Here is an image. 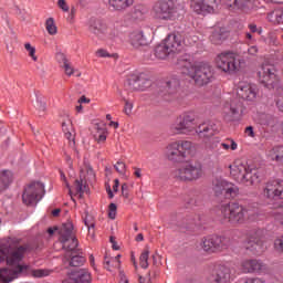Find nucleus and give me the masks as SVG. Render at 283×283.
<instances>
[{
  "instance_id": "f257e3e1",
  "label": "nucleus",
  "mask_w": 283,
  "mask_h": 283,
  "mask_svg": "<svg viewBox=\"0 0 283 283\" xmlns=\"http://www.w3.org/2000/svg\"><path fill=\"white\" fill-rule=\"evenodd\" d=\"M32 251L30 244L20 245L15 250H12L10 244H2L0 247V264L6 262L11 269L4 268L0 270V283H10L19 273H25L28 265H21L20 262L23 260L25 253Z\"/></svg>"
},
{
  "instance_id": "f03ea898",
  "label": "nucleus",
  "mask_w": 283,
  "mask_h": 283,
  "mask_svg": "<svg viewBox=\"0 0 283 283\" xmlns=\"http://www.w3.org/2000/svg\"><path fill=\"white\" fill-rule=\"evenodd\" d=\"M237 96L227 103L223 107V118L228 123H233V120H240L242 114H244V103L240 101H255L258 92L255 87L247 82H240L237 88Z\"/></svg>"
},
{
  "instance_id": "7ed1b4c3",
  "label": "nucleus",
  "mask_w": 283,
  "mask_h": 283,
  "mask_svg": "<svg viewBox=\"0 0 283 283\" xmlns=\"http://www.w3.org/2000/svg\"><path fill=\"white\" fill-rule=\"evenodd\" d=\"M184 73L187 74L189 78L193 80V83L197 85V87H205V85L213 83L216 78L213 67L208 63H188L184 66Z\"/></svg>"
},
{
  "instance_id": "20e7f679",
  "label": "nucleus",
  "mask_w": 283,
  "mask_h": 283,
  "mask_svg": "<svg viewBox=\"0 0 283 283\" xmlns=\"http://www.w3.org/2000/svg\"><path fill=\"white\" fill-rule=\"evenodd\" d=\"M202 176V164L200 161H188L172 171V178L181 182H193Z\"/></svg>"
},
{
  "instance_id": "39448f33",
  "label": "nucleus",
  "mask_w": 283,
  "mask_h": 283,
  "mask_svg": "<svg viewBox=\"0 0 283 283\" xmlns=\"http://www.w3.org/2000/svg\"><path fill=\"white\" fill-rule=\"evenodd\" d=\"M247 208L238 202L221 206V216L230 224H244L247 222Z\"/></svg>"
},
{
  "instance_id": "423d86ee",
  "label": "nucleus",
  "mask_w": 283,
  "mask_h": 283,
  "mask_svg": "<svg viewBox=\"0 0 283 283\" xmlns=\"http://www.w3.org/2000/svg\"><path fill=\"white\" fill-rule=\"evenodd\" d=\"M155 19L174 21L178 17V3L174 0H159L153 6Z\"/></svg>"
},
{
  "instance_id": "0eeeda50",
  "label": "nucleus",
  "mask_w": 283,
  "mask_h": 283,
  "mask_svg": "<svg viewBox=\"0 0 283 283\" xmlns=\"http://www.w3.org/2000/svg\"><path fill=\"white\" fill-rule=\"evenodd\" d=\"M170 132L175 135H186L196 132V114L182 113L170 125Z\"/></svg>"
},
{
  "instance_id": "6e6552de",
  "label": "nucleus",
  "mask_w": 283,
  "mask_h": 283,
  "mask_svg": "<svg viewBox=\"0 0 283 283\" xmlns=\"http://www.w3.org/2000/svg\"><path fill=\"white\" fill-rule=\"evenodd\" d=\"M192 144L189 140H179L169 144L166 150L168 160L172 163H185V159L191 154Z\"/></svg>"
},
{
  "instance_id": "1a4fd4ad",
  "label": "nucleus",
  "mask_w": 283,
  "mask_h": 283,
  "mask_svg": "<svg viewBox=\"0 0 283 283\" xmlns=\"http://www.w3.org/2000/svg\"><path fill=\"white\" fill-rule=\"evenodd\" d=\"M43 196H45V185L40 181H32L24 187L22 202L27 207H34L43 200Z\"/></svg>"
},
{
  "instance_id": "9d476101",
  "label": "nucleus",
  "mask_w": 283,
  "mask_h": 283,
  "mask_svg": "<svg viewBox=\"0 0 283 283\" xmlns=\"http://www.w3.org/2000/svg\"><path fill=\"white\" fill-rule=\"evenodd\" d=\"M72 231H74V224H72V222L63 223L60 229V242L63 244L62 249L70 254L81 253L78 239L72 235Z\"/></svg>"
},
{
  "instance_id": "9b49d317",
  "label": "nucleus",
  "mask_w": 283,
  "mask_h": 283,
  "mask_svg": "<svg viewBox=\"0 0 283 283\" xmlns=\"http://www.w3.org/2000/svg\"><path fill=\"white\" fill-rule=\"evenodd\" d=\"M88 30L97 36V39H116L118 36V31L112 27H108L104 20L98 18H91L88 21Z\"/></svg>"
},
{
  "instance_id": "f8f14e48",
  "label": "nucleus",
  "mask_w": 283,
  "mask_h": 283,
  "mask_svg": "<svg viewBox=\"0 0 283 283\" xmlns=\"http://www.w3.org/2000/svg\"><path fill=\"white\" fill-rule=\"evenodd\" d=\"M212 191L217 198H235L240 193V188L222 178H216L212 181Z\"/></svg>"
},
{
  "instance_id": "ddd939ff",
  "label": "nucleus",
  "mask_w": 283,
  "mask_h": 283,
  "mask_svg": "<svg viewBox=\"0 0 283 283\" xmlns=\"http://www.w3.org/2000/svg\"><path fill=\"white\" fill-rule=\"evenodd\" d=\"M233 280V273L231 268L222 264H217L209 270L206 282L207 283H231Z\"/></svg>"
},
{
  "instance_id": "4468645a",
  "label": "nucleus",
  "mask_w": 283,
  "mask_h": 283,
  "mask_svg": "<svg viewBox=\"0 0 283 283\" xmlns=\"http://www.w3.org/2000/svg\"><path fill=\"white\" fill-rule=\"evenodd\" d=\"M230 244L231 240H229V238L212 234L202 239L201 247L207 253H216L229 249Z\"/></svg>"
},
{
  "instance_id": "2eb2a0df",
  "label": "nucleus",
  "mask_w": 283,
  "mask_h": 283,
  "mask_svg": "<svg viewBox=\"0 0 283 283\" xmlns=\"http://www.w3.org/2000/svg\"><path fill=\"white\" fill-rule=\"evenodd\" d=\"M245 249L254 255H262V252L266 249L264 247V240H262V231L254 229L248 232Z\"/></svg>"
},
{
  "instance_id": "dca6fc26",
  "label": "nucleus",
  "mask_w": 283,
  "mask_h": 283,
  "mask_svg": "<svg viewBox=\"0 0 283 283\" xmlns=\"http://www.w3.org/2000/svg\"><path fill=\"white\" fill-rule=\"evenodd\" d=\"M217 67L222 72H238V66L235 65V53L233 52H223L217 56Z\"/></svg>"
},
{
  "instance_id": "f3484780",
  "label": "nucleus",
  "mask_w": 283,
  "mask_h": 283,
  "mask_svg": "<svg viewBox=\"0 0 283 283\" xmlns=\"http://www.w3.org/2000/svg\"><path fill=\"white\" fill-rule=\"evenodd\" d=\"M264 198L280 202L283 199V181L280 179L266 184L263 190Z\"/></svg>"
},
{
  "instance_id": "a211bd4d",
  "label": "nucleus",
  "mask_w": 283,
  "mask_h": 283,
  "mask_svg": "<svg viewBox=\"0 0 283 283\" xmlns=\"http://www.w3.org/2000/svg\"><path fill=\"white\" fill-rule=\"evenodd\" d=\"M259 81L263 87L273 90L275 83H277V75H275V69L269 64H265L259 71Z\"/></svg>"
},
{
  "instance_id": "6ab92c4d",
  "label": "nucleus",
  "mask_w": 283,
  "mask_h": 283,
  "mask_svg": "<svg viewBox=\"0 0 283 283\" xmlns=\"http://www.w3.org/2000/svg\"><path fill=\"white\" fill-rule=\"evenodd\" d=\"M178 94H180V80L176 77L168 80L159 92V95H161L165 101L178 98Z\"/></svg>"
},
{
  "instance_id": "aec40b11",
  "label": "nucleus",
  "mask_w": 283,
  "mask_h": 283,
  "mask_svg": "<svg viewBox=\"0 0 283 283\" xmlns=\"http://www.w3.org/2000/svg\"><path fill=\"white\" fill-rule=\"evenodd\" d=\"M241 271L243 273L260 275L262 273H265L266 265L260 259H245L241 262Z\"/></svg>"
},
{
  "instance_id": "412c9836",
  "label": "nucleus",
  "mask_w": 283,
  "mask_h": 283,
  "mask_svg": "<svg viewBox=\"0 0 283 283\" xmlns=\"http://www.w3.org/2000/svg\"><path fill=\"white\" fill-rule=\"evenodd\" d=\"M170 222L171 224H176V227L193 229L198 222V217H196V214H186L185 217L180 214H172Z\"/></svg>"
},
{
  "instance_id": "4be33fe9",
  "label": "nucleus",
  "mask_w": 283,
  "mask_h": 283,
  "mask_svg": "<svg viewBox=\"0 0 283 283\" xmlns=\"http://www.w3.org/2000/svg\"><path fill=\"white\" fill-rule=\"evenodd\" d=\"M164 43L166 44L170 54H180V51L184 48L182 36L176 33L168 34L167 38L164 40Z\"/></svg>"
},
{
  "instance_id": "5701e85b",
  "label": "nucleus",
  "mask_w": 283,
  "mask_h": 283,
  "mask_svg": "<svg viewBox=\"0 0 283 283\" xmlns=\"http://www.w3.org/2000/svg\"><path fill=\"white\" fill-rule=\"evenodd\" d=\"M229 169L231 178H233L235 182L242 185L244 180V175L247 174V169H249V165L235 161L234 164L229 166Z\"/></svg>"
},
{
  "instance_id": "b1692460",
  "label": "nucleus",
  "mask_w": 283,
  "mask_h": 283,
  "mask_svg": "<svg viewBox=\"0 0 283 283\" xmlns=\"http://www.w3.org/2000/svg\"><path fill=\"white\" fill-rule=\"evenodd\" d=\"M255 182H260V172L258 171V168L248 166L242 185H245V187H252Z\"/></svg>"
},
{
  "instance_id": "393cba45",
  "label": "nucleus",
  "mask_w": 283,
  "mask_h": 283,
  "mask_svg": "<svg viewBox=\"0 0 283 283\" xmlns=\"http://www.w3.org/2000/svg\"><path fill=\"white\" fill-rule=\"evenodd\" d=\"M130 45L136 49L149 45V38L143 31H134L130 33Z\"/></svg>"
},
{
  "instance_id": "a878e982",
  "label": "nucleus",
  "mask_w": 283,
  "mask_h": 283,
  "mask_svg": "<svg viewBox=\"0 0 283 283\" xmlns=\"http://www.w3.org/2000/svg\"><path fill=\"white\" fill-rule=\"evenodd\" d=\"M233 4L228 3L229 8L232 10H243V12H249V10H253L256 8L255 0H232Z\"/></svg>"
},
{
  "instance_id": "bb28decb",
  "label": "nucleus",
  "mask_w": 283,
  "mask_h": 283,
  "mask_svg": "<svg viewBox=\"0 0 283 283\" xmlns=\"http://www.w3.org/2000/svg\"><path fill=\"white\" fill-rule=\"evenodd\" d=\"M195 132L202 140H209V138H213V135L216 134L213 126L207 123L199 125L197 128H195Z\"/></svg>"
},
{
  "instance_id": "cd10ccee",
  "label": "nucleus",
  "mask_w": 283,
  "mask_h": 283,
  "mask_svg": "<svg viewBox=\"0 0 283 283\" xmlns=\"http://www.w3.org/2000/svg\"><path fill=\"white\" fill-rule=\"evenodd\" d=\"M81 253L82 252L70 254V252H65L64 263L67 262L69 266H83V264H85V259Z\"/></svg>"
},
{
  "instance_id": "c85d7f7f",
  "label": "nucleus",
  "mask_w": 283,
  "mask_h": 283,
  "mask_svg": "<svg viewBox=\"0 0 283 283\" xmlns=\"http://www.w3.org/2000/svg\"><path fill=\"white\" fill-rule=\"evenodd\" d=\"M227 30L222 28H216L210 35V41L214 45H222V43L227 41Z\"/></svg>"
},
{
  "instance_id": "c756f323",
  "label": "nucleus",
  "mask_w": 283,
  "mask_h": 283,
  "mask_svg": "<svg viewBox=\"0 0 283 283\" xmlns=\"http://www.w3.org/2000/svg\"><path fill=\"white\" fill-rule=\"evenodd\" d=\"M12 180H13L12 171L10 170L0 171V193H3V191H6V189H8L10 185H12Z\"/></svg>"
},
{
  "instance_id": "7c9ffc66",
  "label": "nucleus",
  "mask_w": 283,
  "mask_h": 283,
  "mask_svg": "<svg viewBox=\"0 0 283 283\" xmlns=\"http://www.w3.org/2000/svg\"><path fill=\"white\" fill-rule=\"evenodd\" d=\"M125 90L127 92H140V87L138 85V75H136V73L127 76L125 82Z\"/></svg>"
},
{
  "instance_id": "2f4dec72",
  "label": "nucleus",
  "mask_w": 283,
  "mask_h": 283,
  "mask_svg": "<svg viewBox=\"0 0 283 283\" xmlns=\"http://www.w3.org/2000/svg\"><path fill=\"white\" fill-rule=\"evenodd\" d=\"M137 82L139 85V92H146L151 87V78L146 73H136Z\"/></svg>"
},
{
  "instance_id": "473e14b6",
  "label": "nucleus",
  "mask_w": 283,
  "mask_h": 283,
  "mask_svg": "<svg viewBox=\"0 0 283 283\" xmlns=\"http://www.w3.org/2000/svg\"><path fill=\"white\" fill-rule=\"evenodd\" d=\"M108 3L113 10H126L134 4V0H109Z\"/></svg>"
},
{
  "instance_id": "72a5a7b5",
  "label": "nucleus",
  "mask_w": 283,
  "mask_h": 283,
  "mask_svg": "<svg viewBox=\"0 0 283 283\" xmlns=\"http://www.w3.org/2000/svg\"><path fill=\"white\" fill-rule=\"evenodd\" d=\"M62 132L67 140H72L74 143V135H72V120L70 117H66V119L62 122Z\"/></svg>"
},
{
  "instance_id": "f704fd0d",
  "label": "nucleus",
  "mask_w": 283,
  "mask_h": 283,
  "mask_svg": "<svg viewBox=\"0 0 283 283\" xmlns=\"http://www.w3.org/2000/svg\"><path fill=\"white\" fill-rule=\"evenodd\" d=\"M171 54L169 52V49L167 48V44L165 42H161L155 48V56L160 60L167 59V56Z\"/></svg>"
},
{
  "instance_id": "c9c22d12",
  "label": "nucleus",
  "mask_w": 283,
  "mask_h": 283,
  "mask_svg": "<svg viewBox=\"0 0 283 283\" xmlns=\"http://www.w3.org/2000/svg\"><path fill=\"white\" fill-rule=\"evenodd\" d=\"M95 129L98 134L94 135V139L96 140V143H105L107 140V128H105V126L96 124Z\"/></svg>"
},
{
  "instance_id": "e433bc0d",
  "label": "nucleus",
  "mask_w": 283,
  "mask_h": 283,
  "mask_svg": "<svg viewBox=\"0 0 283 283\" xmlns=\"http://www.w3.org/2000/svg\"><path fill=\"white\" fill-rule=\"evenodd\" d=\"M268 21L271 23H283V9H279L268 14Z\"/></svg>"
},
{
  "instance_id": "4c0bfd02",
  "label": "nucleus",
  "mask_w": 283,
  "mask_h": 283,
  "mask_svg": "<svg viewBox=\"0 0 283 283\" xmlns=\"http://www.w3.org/2000/svg\"><path fill=\"white\" fill-rule=\"evenodd\" d=\"M202 8L206 12H216L218 10V0H202Z\"/></svg>"
},
{
  "instance_id": "58836bf2",
  "label": "nucleus",
  "mask_w": 283,
  "mask_h": 283,
  "mask_svg": "<svg viewBox=\"0 0 283 283\" xmlns=\"http://www.w3.org/2000/svg\"><path fill=\"white\" fill-rule=\"evenodd\" d=\"M270 214L272 216V218H274L276 222H279V224L283 226V208L281 209L275 208V202H274L272 203V211L270 212Z\"/></svg>"
},
{
  "instance_id": "ea45409f",
  "label": "nucleus",
  "mask_w": 283,
  "mask_h": 283,
  "mask_svg": "<svg viewBox=\"0 0 283 283\" xmlns=\"http://www.w3.org/2000/svg\"><path fill=\"white\" fill-rule=\"evenodd\" d=\"M260 125L273 127V125H275V117H273V115L263 113L260 115Z\"/></svg>"
},
{
  "instance_id": "a19ab883",
  "label": "nucleus",
  "mask_w": 283,
  "mask_h": 283,
  "mask_svg": "<svg viewBox=\"0 0 283 283\" xmlns=\"http://www.w3.org/2000/svg\"><path fill=\"white\" fill-rule=\"evenodd\" d=\"M139 266L142 269H149V249L142 252L139 256Z\"/></svg>"
},
{
  "instance_id": "79ce46f5",
  "label": "nucleus",
  "mask_w": 283,
  "mask_h": 283,
  "mask_svg": "<svg viewBox=\"0 0 283 283\" xmlns=\"http://www.w3.org/2000/svg\"><path fill=\"white\" fill-rule=\"evenodd\" d=\"M45 29L49 32V34H51V36H54V34H56L57 29H56V24L54 23V18L46 19Z\"/></svg>"
},
{
  "instance_id": "37998d69",
  "label": "nucleus",
  "mask_w": 283,
  "mask_h": 283,
  "mask_svg": "<svg viewBox=\"0 0 283 283\" xmlns=\"http://www.w3.org/2000/svg\"><path fill=\"white\" fill-rule=\"evenodd\" d=\"M24 50H27L30 59L36 63L39 61V56H36V48L32 46L30 42L24 43Z\"/></svg>"
},
{
  "instance_id": "c03bdc74",
  "label": "nucleus",
  "mask_w": 283,
  "mask_h": 283,
  "mask_svg": "<svg viewBox=\"0 0 283 283\" xmlns=\"http://www.w3.org/2000/svg\"><path fill=\"white\" fill-rule=\"evenodd\" d=\"M84 224L88 229V233H92V229L96 227V223L94 222V217L90 216V213L86 212V216L84 218Z\"/></svg>"
},
{
  "instance_id": "a18cd8bd",
  "label": "nucleus",
  "mask_w": 283,
  "mask_h": 283,
  "mask_svg": "<svg viewBox=\"0 0 283 283\" xmlns=\"http://www.w3.org/2000/svg\"><path fill=\"white\" fill-rule=\"evenodd\" d=\"M74 187L76 193H80V196H83L85 193V189H87V186L83 185V179H76L74 181Z\"/></svg>"
},
{
  "instance_id": "49530a36",
  "label": "nucleus",
  "mask_w": 283,
  "mask_h": 283,
  "mask_svg": "<svg viewBox=\"0 0 283 283\" xmlns=\"http://www.w3.org/2000/svg\"><path fill=\"white\" fill-rule=\"evenodd\" d=\"M35 96H36V107L39 112H45V109H48V104L45 103V99L39 94H35Z\"/></svg>"
},
{
  "instance_id": "de8ad7c7",
  "label": "nucleus",
  "mask_w": 283,
  "mask_h": 283,
  "mask_svg": "<svg viewBox=\"0 0 283 283\" xmlns=\"http://www.w3.org/2000/svg\"><path fill=\"white\" fill-rule=\"evenodd\" d=\"M51 273H52V270L39 269V270L32 271L33 277H48V275H51Z\"/></svg>"
},
{
  "instance_id": "09e8293b",
  "label": "nucleus",
  "mask_w": 283,
  "mask_h": 283,
  "mask_svg": "<svg viewBox=\"0 0 283 283\" xmlns=\"http://www.w3.org/2000/svg\"><path fill=\"white\" fill-rule=\"evenodd\" d=\"M114 168L120 176H125L127 172V165L123 161H117L116 165H114Z\"/></svg>"
},
{
  "instance_id": "8fccbe9b",
  "label": "nucleus",
  "mask_w": 283,
  "mask_h": 283,
  "mask_svg": "<svg viewBox=\"0 0 283 283\" xmlns=\"http://www.w3.org/2000/svg\"><path fill=\"white\" fill-rule=\"evenodd\" d=\"M221 147L226 150L232 149V151H235L238 144L233 139H228V143H221Z\"/></svg>"
},
{
  "instance_id": "3c124183",
  "label": "nucleus",
  "mask_w": 283,
  "mask_h": 283,
  "mask_svg": "<svg viewBox=\"0 0 283 283\" xmlns=\"http://www.w3.org/2000/svg\"><path fill=\"white\" fill-rule=\"evenodd\" d=\"M123 101L125 103L124 113L126 114V116H132V111L134 109V104L125 97H123Z\"/></svg>"
},
{
  "instance_id": "603ef678",
  "label": "nucleus",
  "mask_w": 283,
  "mask_h": 283,
  "mask_svg": "<svg viewBox=\"0 0 283 283\" xmlns=\"http://www.w3.org/2000/svg\"><path fill=\"white\" fill-rule=\"evenodd\" d=\"M273 153L275 154V160H283V146L274 147Z\"/></svg>"
},
{
  "instance_id": "864d4df0",
  "label": "nucleus",
  "mask_w": 283,
  "mask_h": 283,
  "mask_svg": "<svg viewBox=\"0 0 283 283\" xmlns=\"http://www.w3.org/2000/svg\"><path fill=\"white\" fill-rule=\"evenodd\" d=\"M62 67L66 74V76H72L74 74V67L70 62H66L65 64H62Z\"/></svg>"
},
{
  "instance_id": "5fc2aeb1",
  "label": "nucleus",
  "mask_w": 283,
  "mask_h": 283,
  "mask_svg": "<svg viewBox=\"0 0 283 283\" xmlns=\"http://www.w3.org/2000/svg\"><path fill=\"white\" fill-rule=\"evenodd\" d=\"M55 59L57 63H60V65H64L70 62L67 61V56H65V54L61 52L56 53Z\"/></svg>"
},
{
  "instance_id": "6e6d98bb",
  "label": "nucleus",
  "mask_w": 283,
  "mask_h": 283,
  "mask_svg": "<svg viewBox=\"0 0 283 283\" xmlns=\"http://www.w3.org/2000/svg\"><path fill=\"white\" fill-rule=\"evenodd\" d=\"M96 56H98L99 59H112V54H109V52H107V50L105 49L97 50Z\"/></svg>"
},
{
  "instance_id": "4d7b16f0",
  "label": "nucleus",
  "mask_w": 283,
  "mask_h": 283,
  "mask_svg": "<svg viewBox=\"0 0 283 283\" xmlns=\"http://www.w3.org/2000/svg\"><path fill=\"white\" fill-rule=\"evenodd\" d=\"M57 6L63 12H70V6H67V2L65 0H59Z\"/></svg>"
},
{
  "instance_id": "13d9d810",
  "label": "nucleus",
  "mask_w": 283,
  "mask_h": 283,
  "mask_svg": "<svg viewBox=\"0 0 283 283\" xmlns=\"http://www.w3.org/2000/svg\"><path fill=\"white\" fill-rule=\"evenodd\" d=\"M237 72L247 65V60L235 57Z\"/></svg>"
},
{
  "instance_id": "bf43d9fd",
  "label": "nucleus",
  "mask_w": 283,
  "mask_h": 283,
  "mask_svg": "<svg viewBox=\"0 0 283 283\" xmlns=\"http://www.w3.org/2000/svg\"><path fill=\"white\" fill-rule=\"evenodd\" d=\"M75 17H76V8L72 7L67 18L69 23H74Z\"/></svg>"
},
{
  "instance_id": "052dcab7",
  "label": "nucleus",
  "mask_w": 283,
  "mask_h": 283,
  "mask_svg": "<svg viewBox=\"0 0 283 283\" xmlns=\"http://www.w3.org/2000/svg\"><path fill=\"white\" fill-rule=\"evenodd\" d=\"M268 39L271 45H277V35H275V33H269Z\"/></svg>"
},
{
  "instance_id": "680f3d73",
  "label": "nucleus",
  "mask_w": 283,
  "mask_h": 283,
  "mask_svg": "<svg viewBox=\"0 0 283 283\" xmlns=\"http://www.w3.org/2000/svg\"><path fill=\"white\" fill-rule=\"evenodd\" d=\"M245 134L250 137V138H255V133L253 132V126H248L245 128Z\"/></svg>"
},
{
  "instance_id": "e2e57ef3",
  "label": "nucleus",
  "mask_w": 283,
  "mask_h": 283,
  "mask_svg": "<svg viewBox=\"0 0 283 283\" xmlns=\"http://www.w3.org/2000/svg\"><path fill=\"white\" fill-rule=\"evenodd\" d=\"M248 54H249L250 56H255V54H258V46H250V48L248 49Z\"/></svg>"
},
{
  "instance_id": "0e129e2a",
  "label": "nucleus",
  "mask_w": 283,
  "mask_h": 283,
  "mask_svg": "<svg viewBox=\"0 0 283 283\" xmlns=\"http://www.w3.org/2000/svg\"><path fill=\"white\" fill-rule=\"evenodd\" d=\"M192 8H193L195 12H197V14H200V12H202V10H205V8H202V4H200V3H195L192 6Z\"/></svg>"
},
{
  "instance_id": "69168bd1",
  "label": "nucleus",
  "mask_w": 283,
  "mask_h": 283,
  "mask_svg": "<svg viewBox=\"0 0 283 283\" xmlns=\"http://www.w3.org/2000/svg\"><path fill=\"white\" fill-rule=\"evenodd\" d=\"M109 241L113 244L112 247H113L114 251H118L120 249V247H118V244L116 243V238L111 237Z\"/></svg>"
},
{
  "instance_id": "338daca9",
  "label": "nucleus",
  "mask_w": 283,
  "mask_h": 283,
  "mask_svg": "<svg viewBox=\"0 0 283 283\" xmlns=\"http://www.w3.org/2000/svg\"><path fill=\"white\" fill-rule=\"evenodd\" d=\"M120 275V282L119 283H129V280H127V276H125L124 272H119Z\"/></svg>"
},
{
  "instance_id": "774afa93",
  "label": "nucleus",
  "mask_w": 283,
  "mask_h": 283,
  "mask_svg": "<svg viewBox=\"0 0 283 283\" xmlns=\"http://www.w3.org/2000/svg\"><path fill=\"white\" fill-rule=\"evenodd\" d=\"M274 209H283V198L280 201L274 202Z\"/></svg>"
}]
</instances>
